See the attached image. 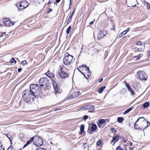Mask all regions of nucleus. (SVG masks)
Segmentation results:
<instances>
[{
    "label": "nucleus",
    "instance_id": "f257e3e1",
    "mask_svg": "<svg viewBox=\"0 0 150 150\" xmlns=\"http://www.w3.org/2000/svg\"><path fill=\"white\" fill-rule=\"evenodd\" d=\"M22 97L25 102L28 104H31L33 103L35 98L36 97L29 93L28 89H27L23 92Z\"/></svg>",
    "mask_w": 150,
    "mask_h": 150
},
{
    "label": "nucleus",
    "instance_id": "f03ea898",
    "mask_svg": "<svg viewBox=\"0 0 150 150\" xmlns=\"http://www.w3.org/2000/svg\"><path fill=\"white\" fill-rule=\"evenodd\" d=\"M41 88L37 84H31L30 86V90H28L29 93L35 97L40 95Z\"/></svg>",
    "mask_w": 150,
    "mask_h": 150
},
{
    "label": "nucleus",
    "instance_id": "7ed1b4c3",
    "mask_svg": "<svg viewBox=\"0 0 150 150\" xmlns=\"http://www.w3.org/2000/svg\"><path fill=\"white\" fill-rule=\"evenodd\" d=\"M73 57L69 55L68 52H66L64 55L63 63L66 65H69L73 60Z\"/></svg>",
    "mask_w": 150,
    "mask_h": 150
},
{
    "label": "nucleus",
    "instance_id": "20e7f679",
    "mask_svg": "<svg viewBox=\"0 0 150 150\" xmlns=\"http://www.w3.org/2000/svg\"><path fill=\"white\" fill-rule=\"evenodd\" d=\"M39 83L40 84V87L44 86L48 87L49 84L48 79L46 77L41 78L39 81Z\"/></svg>",
    "mask_w": 150,
    "mask_h": 150
},
{
    "label": "nucleus",
    "instance_id": "39448f33",
    "mask_svg": "<svg viewBox=\"0 0 150 150\" xmlns=\"http://www.w3.org/2000/svg\"><path fill=\"white\" fill-rule=\"evenodd\" d=\"M34 137L35 140L33 142L34 145L38 147L42 145L43 141L41 138L37 136H34Z\"/></svg>",
    "mask_w": 150,
    "mask_h": 150
},
{
    "label": "nucleus",
    "instance_id": "423d86ee",
    "mask_svg": "<svg viewBox=\"0 0 150 150\" xmlns=\"http://www.w3.org/2000/svg\"><path fill=\"white\" fill-rule=\"evenodd\" d=\"M52 83L56 95L57 93H59L61 91L58 86L57 83L53 80L52 81Z\"/></svg>",
    "mask_w": 150,
    "mask_h": 150
},
{
    "label": "nucleus",
    "instance_id": "0eeeda50",
    "mask_svg": "<svg viewBox=\"0 0 150 150\" xmlns=\"http://www.w3.org/2000/svg\"><path fill=\"white\" fill-rule=\"evenodd\" d=\"M137 74L138 76L141 79L145 80L147 79V76L144 71H139Z\"/></svg>",
    "mask_w": 150,
    "mask_h": 150
},
{
    "label": "nucleus",
    "instance_id": "6e6552de",
    "mask_svg": "<svg viewBox=\"0 0 150 150\" xmlns=\"http://www.w3.org/2000/svg\"><path fill=\"white\" fill-rule=\"evenodd\" d=\"M4 24L7 26H10L13 25L15 22L11 21L8 18H4L3 19Z\"/></svg>",
    "mask_w": 150,
    "mask_h": 150
},
{
    "label": "nucleus",
    "instance_id": "1a4fd4ad",
    "mask_svg": "<svg viewBox=\"0 0 150 150\" xmlns=\"http://www.w3.org/2000/svg\"><path fill=\"white\" fill-rule=\"evenodd\" d=\"M68 74L63 71L58 72V76L61 79H64L66 77H69Z\"/></svg>",
    "mask_w": 150,
    "mask_h": 150
},
{
    "label": "nucleus",
    "instance_id": "9d476101",
    "mask_svg": "<svg viewBox=\"0 0 150 150\" xmlns=\"http://www.w3.org/2000/svg\"><path fill=\"white\" fill-rule=\"evenodd\" d=\"M79 91L74 92L70 95L69 98L70 99H73L77 97L79 94Z\"/></svg>",
    "mask_w": 150,
    "mask_h": 150
},
{
    "label": "nucleus",
    "instance_id": "9b49d317",
    "mask_svg": "<svg viewBox=\"0 0 150 150\" xmlns=\"http://www.w3.org/2000/svg\"><path fill=\"white\" fill-rule=\"evenodd\" d=\"M125 84L126 87L127 88L128 91L130 92L132 96L134 95L135 93L131 89L129 84L126 82H125Z\"/></svg>",
    "mask_w": 150,
    "mask_h": 150
},
{
    "label": "nucleus",
    "instance_id": "f8f14e48",
    "mask_svg": "<svg viewBox=\"0 0 150 150\" xmlns=\"http://www.w3.org/2000/svg\"><path fill=\"white\" fill-rule=\"evenodd\" d=\"M86 72L83 75L87 79H88L89 78V76L91 75V72L89 69L88 71L86 70Z\"/></svg>",
    "mask_w": 150,
    "mask_h": 150
},
{
    "label": "nucleus",
    "instance_id": "ddd939ff",
    "mask_svg": "<svg viewBox=\"0 0 150 150\" xmlns=\"http://www.w3.org/2000/svg\"><path fill=\"white\" fill-rule=\"evenodd\" d=\"M34 140V137H33L31 138L29 140L27 141L26 144L24 145L23 146V147L24 148L26 146H28L29 144H31L32 142H33V141Z\"/></svg>",
    "mask_w": 150,
    "mask_h": 150
},
{
    "label": "nucleus",
    "instance_id": "4468645a",
    "mask_svg": "<svg viewBox=\"0 0 150 150\" xmlns=\"http://www.w3.org/2000/svg\"><path fill=\"white\" fill-rule=\"evenodd\" d=\"M46 75L50 79L53 78L54 76V74L48 70L47 72L45 73Z\"/></svg>",
    "mask_w": 150,
    "mask_h": 150
},
{
    "label": "nucleus",
    "instance_id": "2eb2a0df",
    "mask_svg": "<svg viewBox=\"0 0 150 150\" xmlns=\"http://www.w3.org/2000/svg\"><path fill=\"white\" fill-rule=\"evenodd\" d=\"M94 108V106H93V105H86L84 106L83 108V109L86 110H90L92 109L93 108Z\"/></svg>",
    "mask_w": 150,
    "mask_h": 150
},
{
    "label": "nucleus",
    "instance_id": "dca6fc26",
    "mask_svg": "<svg viewBox=\"0 0 150 150\" xmlns=\"http://www.w3.org/2000/svg\"><path fill=\"white\" fill-rule=\"evenodd\" d=\"M138 121H139L140 123L144 124L146 123V121L145 120V118L143 117L139 118L136 121V123H137Z\"/></svg>",
    "mask_w": 150,
    "mask_h": 150
},
{
    "label": "nucleus",
    "instance_id": "f3484780",
    "mask_svg": "<svg viewBox=\"0 0 150 150\" xmlns=\"http://www.w3.org/2000/svg\"><path fill=\"white\" fill-rule=\"evenodd\" d=\"M78 70H79L80 69L82 70H85L86 71V70L88 71L89 70V67H87L86 65H83L81 66H79L77 68Z\"/></svg>",
    "mask_w": 150,
    "mask_h": 150
},
{
    "label": "nucleus",
    "instance_id": "a211bd4d",
    "mask_svg": "<svg viewBox=\"0 0 150 150\" xmlns=\"http://www.w3.org/2000/svg\"><path fill=\"white\" fill-rule=\"evenodd\" d=\"M25 3L27 4V1L26 2H21V4L19 5V7H18V10L20 11H21V10L24 9V8H26L28 6V5L26 7H24V6H22V4H23V3Z\"/></svg>",
    "mask_w": 150,
    "mask_h": 150
},
{
    "label": "nucleus",
    "instance_id": "6ab92c4d",
    "mask_svg": "<svg viewBox=\"0 0 150 150\" xmlns=\"http://www.w3.org/2000/svg\"><path fill=\"white\" fill-rule=\"evenodd\" d=\"M143 56L142 54H140L138 55L135 56H134L133 57V59L136 61L138 60L142 57Z\"/></svg>",
    "mask_w": 150,
    "mask_h": 150
},
{
    "label": "nucleus",
    "instance_id": "aec40b11",
    "mask_svg": "<svg viewBox=\"0 0 150 150\" xmlns=\"http://www.w3.org/2000/svg\"><path fill=\"white\" fill-rule=\"evenodd\" d=\"M119 135H118L117 134L116 136H114L112 138V142H113L114 141L115 143V142H117L118 141L119 139Z\"/></svg>",
    "mask_w": 150,
    "mask_h": 150
},
{
    "label": "nucleus",
    "instance_id": "412c9836",
    "mask_svg": "<svg viewBox=\"0 0 150 150\" xmlns=\"http://www.w3.org/2000/svg\"><path fill=\"white\" fill-rule=\"evenodd\" d=\"M91 128L92 131L95 132L97 129V127L96 124H93L92 125Z\"/></svg>",
    "mask_w": 150,
    "mask_h": 150
},
{
    "label": "nucleus",
    "instance_id": "4be33fe9",
    "mask_svg": "<svg viewBox=\"0 0 150 150\" xmlns=\"http://www.w3.org/2000/svg\"><path fill=\"white\" fill-rule=\"evenodd\" d=\"M134 107L132 106L130 107L128 109L126 110L124 112L123 114L125 115L129 113L131 110Z\"/></svg>",
    "mask_w": 150,
    "mask_h": 150
},
{
    "label": "nucleus",
    "instance_id": "5701e85b",
    "mask_svg": "<svg viewBox=\"0 0 150 150\" xmlns=\"http://www.w3.org/2000/svg\"><path fill=\"white\" fill-rule=\"evenodd\" d=\"M134 50L136 52H143L144 51V50L142 48H137V47L134 48Z\"/></svg>",
    "mask_w": 150,
    "mask_h": 150
},
{
    "label": "nucleus",
    "instance_id": "b1692460",
    "mask_svg": "<svg viewBox=\"0 0 150 150\" xmlns=\"http://www.w3.org/2000/svg\"><path fill=\"white\" fill-rule=\"evenodd\" d=\"M134 128L136 129L139 130H142V128H141L140 126L139 127L138 126V125L137 124V123H136V122L134 124Z\"/></svg>",
    "mask_w": 150,
    "mask_h": 150
},
{
    "label": "nucleus",
    "instance_id": "393cba45",
    "mask_svg": "<svg viewBox=\"0 0 150 150\" xmlns=\"http://www.w3.org/2000/svg\"><path fill=\"white\" fill-rule=\"evenodd\" d=\"M6 136L9 140L10 142L12 144V142L13 138H12L11 136V135H10L9 134H6Z\"/></svg>",
    "mask_w": 150,
    "mask_h": 150
},
{
    "label": "nucleus",
    "instance_id": "a878e982",
    "mask_svg": "<svg viewBox=\"0 0 150 150\" xmlns=\"http://www.w3.org/2000/svg\"><path fill=\"white\" fill-rule=\"evenodd\" d=\"M105 88V86H104L101 87L98 90V92L99 93H101L103 91V90Z\"/></svg>",
    "mask_w": 150,
    "mask_h": 150
},
{
    "label": "nucleus",
    "instance_id": "bb28decb",
    "mask_svg": "<svg viewBox=\"0 0 150 150\" xmlns=\"http://www.w3.org/2000/svg\"><path fill=\"white\" fill-rule=\"evenodd\" d=\"M88 146V144L86 143H84L82 146L83 149L84 150L87 148Z\"/></svg>",
    "mask_w": 150,
    "mask_h": 150
},
{
    "label": "nucleus",
    "instance_id": "cd10ccee",
    "mask_svg": "<svg viewBox=\"0 0 150 150\" xmlns=\"http://www.w3.org/2000/svg\"><path fill=\"white\" fill-rule=\"evenodd\" d=\"M124 120L123 117H119L117 118V121L119 123H121Z\"/></svg>",
    "mask_w": 150,
    "mask_h": 150
},
{
    "label": "nucleus",
    "instance_id": "c85d7f7f",
    "mask_svg": "<svg viewBox=\"0 0 150 150\" xmlns=\"http://www.w3.org/2000/svg\"><path fill=\"white\" fill-rule=\"evenodd\" d=\"M149 103L148 102H146L143 104V107L144 108H146L149 106Z\"/></svg>",
    "mask_w": 150,
    "mask_h": 150
},
{
    "label": "nucleus",
    "instance_id": "c756f323",
    "mask_svg": "<svg viewBox=\"0 0 150 150\" xmlns=\"http://www.w3.org/2000/svg\"><path fill=\"white\" fill-rule=\"evenodd\" d=\"M9 62L11 64L14 63L16 64V61L15 59L13 58H12L10 60Z\"/></svg>",
    "mask_w": 150,
    "mask_h": 150
},
{
    "label": "nucleus",
    "instance_id": "7c9ffc66",
    "mask_svg": "<svg viewBox=\"0 0 150 150\" xmlns=\"http://www.w3.org/2000/svg\"><path fill=\"white\" fill-rule=\"evenodd\" d=\"M71 26H70L67 29L66 31L67 33L68 34H69L71 30Z\"/></svg>",
    "mask_w": 150,
    "mask_h": 150
},
{
    "label": "nucleus",
    "instance_id": "2f4dec72",
    "mask_svg": "<svg viewBox=\"0 0 150 150\" xmlns=\"http://www.w3.org/2000/svg\"><path fill=\"white\" fill-rule=\"evenodd\" d=\"M126 88H124L122 89L120 91V92L121 94H124L126 92Z\"/></svg>",
    "mask_w": 150,
    "mask_h": 150
},
{
    "label": "nucleus",
    "instance_id": "473e14b6",
    "mask_svg": "<svg viewBox=\"0 0 150 150\" xmlns=\"http://www.w3.org/2000/svg\"><path fill=\"white\" fill-rule=\"evenodd\" d=\"M105 122V120L103 119L99 120L98 121V123L101 124H102Z\"/></svg>",
    "mask_w": 150,
    "mask_h": 150
},
{
    "label": "nucleus",
    "instance_id": "72a5a7b5",
    "mask_svg": "<svg viewBox=\"0 0 150 150\" xmlns=\"http://www.w3.org/2000/svg\"><path fill=\"white\" fill-rule=\"evenodd\" d=\"M72 18L71 16H70L69 18L68 19L67 22V25L69 23H70L72 21Z\"/></svg>",
    "mask_w": 150,
    "mask_h": 150
},
{
    "label": "nucleus",
    "instance_id": "f704fd0d",
    "mask_svg": "<svg viewBox=\"0 0 150 150\" xmlns=\"http://www.w3.org/2000/svg\"><path fill=\"white\" fill-rule=\"evenodd\" d=\"M146 123H145V124H142V123H140V126L142 128V129H143V130H144V127L146 126Z\"/></svg>",
    "mask_w": 150,
    "mask_h": 150
},
{
    "label": "nucleus",
    "instance_id": "c9c22d12",
    "mask_svg": "<svg viewBox=\"0 0 150 150\" xmlns=\"http://www.w3.org/2000/svg\"><path fill=\"white\" fill-rule=\"evenodd\" d=\"M150 124V123L149 122L146 120V124H147V125L146 126H145L144 127V129H146L149 125H149Z\"/></svg>",
    "mask_w": 150,
    "mask_h": 150
},
{
    "label": "nucleus",
    "instance_id": "e433bc0d",
    "mask_svg": "<svg viewBox=\"0 0 150 150\" xmlns=\"http://www.w3.org/2000/svg\"><path fill=\"white\" fill-rule=\"evenodd\" d=\"M99 35H100L99 37L100 38H103L105 35L103 33V32L102 31H100V32Z\"/></svg>",
    "mask_w": 150,
    "mask_h": 150
},
{
    "label": "nucleus",
    "instance_id": "4c0bfd02",
    "mask_svg": "<svg viewBox=\"0 0 150 150\" xmlns=\"http://www.w3.org/2000/svg\"><path fill=\"white\" fill-rule=\"evenodd\" d=\"M145 5H147V8L148 9H150V5L149 4V3H148V2H146L145 3Z\"/></svg>",
    "mask_w": 150,
    "mask_h": 150
},
{
    "label": "nucleus",
    "instance_id": "58836bf2",
    "mask_svg": "<svg viewBox=\"0 0 150 150\" xmlns=\"http://www.w3.org/2000/svg\"><path fill=\"white\" fill-rule=\"evenodd\" d=\"M125 33V31H124L120 33V35H119V38L121 37H122L123 35H125L126 34H124Z\"/></svg>",
    "mask_w": 150,
    "mask_h": 150
},
{
    "label": "nucleus",
    "instance_id": "ea45409f",
    "mask_svg": "<svg viewBox=\"0 0 150 150\" xmlns=\"http://www.w3.org/2000/svg\"><path fill=\"white\" fill-rule=\"evenodd\" d=\"M3 145L2 143L0 142V150H4V147L2 148Z\"/></svg>",
    "mask_w": 150,
    "mask_h": 150
},
{
    "label": "nucleus",
    "instance_id": "a19ab883",
    "mask_svg": "<svg viewBox=\"0 0 150 150\" xmlns=\"http://www.w3.org/2000/svg\"><path fill=\"white\" fill-rule=\"evenodd\" d=\"M148 60L150 61V51H148L147 53Z\"/></svg>",
    "mask_w": 150,
    "mask_h": 150
},
{
    "label": "nucleus",
    "instance_id": "79ce46f5",
    "mask_svg": "<svg viewBox=\"0 0 150 150\" xmlns=\"http://www.w3.org/2000/svg\"><path fill=\"white\" fill-rule=\"evenodd\" d=\"M84 125L83 124L81 125L80 127V130H84Z\"/></svg>",
    "mask_w": 150,
    "mask_h": 150
},
{
    "label": "nucleus",
    "instance_id": "37998d69",
    "mask_svg": "<svg viewBox=\"0 0 150 150\" xmlns=\"http://www.w3.org/2000/svg\"><path fill=\"white\" fill-rule=\"evenodd\" d=\"M101 142L100 140L98 141L96 143V145L97 146H99L101 144Z\"/></svg>",
    "mask_w": 150,
    "mask_h": 150
},
{
    "label": "nucleus",
    "instance_id": "c03bdc74",
    "mask_svg": "<svg viewBox=\"0 0 150 150\" xmlns=\"http://www.w3.org/2000/svg\"><path fill=\"white\" fill-rule=\"evenodd\" d=\"M111 130L113 132H116L117 131L113 127H112L111 129Z\"/></svg>",
    "mask_w": 150,
    "mask_h": 150
},
{
    "label": "nucleus",
    "instance_id": "a18cd8bd",
    "mask_svg": "<svg viewBox=\"0 0 150 150\" xmlns=\"http://www.w3.org/2000/svg\"><path fill=\"white\" fill-rule=\"evenodd\" d=\"M136 45H142V44L141 42L139 41L137 42Z\"/></svg>",
    "mask_w": 150,
    "mask_h": 150
},
{
    "label": "nucleus",
    "instance_id": "49530a36",
    "mask_svg": "<svg viewBox=\"0 0 150 150\" xmlns=\"http://www.w3.org/2000/svg\"><path fill=\"white\" fill-rule=\"evenodd\" d=\"M19 137L20 138H23L24 137V135L23 133H20L19 135Z\"/></svg>",
    "mask_w": 150,
    "mask_h": 150
},
{
    "label": "nucleus",
    "instance_id": "de8ad7c7",
    "mask_svg": "<svg viewBox=\"0 0 150 150\" xmlns=\"http://www.w3.org/2000/svg\"><path fill=\"white\" fill-rule=\"evenodd\" d=\"M87 132L89 134H93V131H91V130L89 131V128L88 129V130L87 131Z\"/></svg>",
    "mask_w": 150,
    "mask_h": 150
},
{
    "label": "nucleus",
    "instance_id": "09e8293b",
    "mask_svg": "<svg viewBox=\"0 0 150 150\" xmlns=\"http://www.w3.org/2000/svg\"><path fill=\"white\" fill-rule=\"evenodd\" d=\"M26 63H27V62L26 60H24V61H23L22 62V64L23 65H25V64H26Z\"/></svg>",
    "mask_w": 150,
    "mask_h": 150
},
{
    "label": "nucleus",
    "instance_id": "8fccbe9b",
    "mask_svg": "<svg viewBox=\"0 0 150 150\" xmlns=\"http://www.w3.org/2000/svg\"><path fill=\"white\" fill-rule=\"evenodd\" d=\"M116 150H123L120 146H118L116 148Z\"/></svg>",
    "mask_w": 150,
    "mask_h": 150
},
{
    "label": "nucleus",
    "instance_id": "3c124183",
    "mask_svg": "<svg viewBox=\"0 0 150 150\" xmlns=\"http://www.w3.org/2000/svg\"><path fill=\"white\" fill-rule=\"evenodd\" d=\"M88 115H85L83 117V119L84 120H86L88 118Z\"/></svg>",
    "mask_w": 150,
    "mask_h": 150
},
{
    "label": "nucleus",
    "instance_id": "603ef678",
    "mask_svg": "<svg viewBox=\"0 0 150 150\" xmlns=\"http://www.w3.org/2000/svg\"><path fill=\"white\" fill-rule=\"evenodd\" d=\"M83 133L84 134H85V132L84 131V130H80V134H82V133Z\"/></svg>",
    "mask_w": 150,
    "mask_h": 150
},
{
    "label": "nucleus",
    "instance_id": "864d4df0",
    "mask_svg": "<svg viewBox=\"0 0 150 150\" xmlns=\"http://www.w3.org/2000/svg\"><path fill=\"white\" fill-rule=\"evenodd\" d=\"M130 28H128L126 30L124 31H125V33L124 34H126L128 32Z\"/></svg>",
    "mask_w": 150,
    "mask_h": 150
},
{
    "label": "nucleus",
    "instance_id": "5fc2aeb1",
    "mask_svg": "<svg viewBox=\"0 0 150 150\" xmlns=\"http://www.w3.org/2000/svg\"><path fill=\"white\" fill-rule=\"evenodd\" d=\"M52 11V10L51 8H49L47 11V13L48 14L50 12H51Z\"/></svg>",
    "mask_w": 150,
    "mask_h": 150
},
{
    "label": "nucleus",
    "instance_id": "6e6d98bb",
    "mask_svg": "<svg viewBox=\"0 0 150 150\" xmlns=\"http://www.w3.org/2000/svg\"><path fill=\"white\" fill-rule=\"evenodd\" d=\"M75 9H74L72 11V12L71 13V16H71L72 17H73V15L74 14V13H75Z\"/></svg>",
    "mask_w": 150,
    "mask_h": 150
},
{
    "label": "nucleus",
    "instance_id": "4d7b16f0",
    "mask_svg": "<svg viewBox=\"0 0 150 150\" xmlns=\"http://www.w3.org/2000/svg\"><path fill=\"white\" fill-rule=\"evenodd\" d=\"M36 150H46L45 149L41 148H39L38 149H37Z\"/></svg>",
    "mask_w": 150,
    "mask_h": 150
},
{
    "label": "nucleus",
    "instance_id": "13d9d810",
    "mask_svg": "<svg viewBox=\"0 0 150 150\" xmlns=\"http://www.w3.org/2000/svg\"><path fill=\"white\" fill-rule=\"evenodd\" d=\"M59 68V70L58 71H63L62 67L61 66H60Z\"/></svg>",
    "mask_w": 150,
    "mask_h": 150
},
{
    "label": "nucleus",
    "instance_id": "bf43d9fd",
    "mask_svg": "<svg viewBox=\"0 0 150 150\" xmlns=\"http://www.w3.org/2000/svg\"><path fill=\"white\" fill-rule=\"evenodd\" d=\"M7 150H13V148L12 147H9Z\"/></svg>",
    "mask_w": 150,
    "mask_h": 150
},
{
    "label": "nucleus",
    "instance_id": "052dcab7",
    "mask_svg": "<svg viewBox=\"0 0 150 150\" xmlns=\"http://www.w3.org/2000/svg\"><path fill=\"white\" fill-rule=\"evenodd\" d=\"M22 69L21 68H19L18 69V71L19 73H20L22 70Z\"/></svg>",
    "mask_w": 150,
    "mask_h": 150
},
{
    "label": "nucleus",
    "instance_id": "680f3d73",
    "mask_svg": "<svg viewBox=\"0 0 150 150\" xmlns=\"http://www.w3.org/2000/svg\"><path fill=\"white\" fill-rule=\"evenodd\" d=\"M115 25L114 24H113V28H112L111 29V30H115Z\"/></svg>",
    "mask_w": 150,
    "mask_h": 150
},
{
    "label": "nucleus",
    "instance_id": "e2e57ef3",
    "mask_svg": "<svg viewBox=\"0 0 150 150\" xmlns=\"http://www.w3.org/2000/svg\"><path fill=\"white\" fill-rule=\"evenodd\" d=\"M93 21H91L90 22L89 24L90 25H91L93 24Z\"/></svg>",
    "mask_w": 150,
    "mask_h": 150
},
{
    "label": "nucleus",
    "instance_id": "0e129e2a",
    "mask_svg": "<svg viewBox=\"0 0 150 150\" xmlns=\"http://www.w3.org/2000/svg\"><path fill=\"white\" fill-rule=\"evenodd\" d=\"M79 72H80L83 75L84 73L82 71V70L80 69L79 70H78Z\"/></svg>",
    "mask_w": 150,
    "mask_h": 150
},
{
    "label": "nucleus",
    "instance_id": "69168bd1",
    "mask_svg": "<svg viewBox=\"0 0 150 150\" xmlns=\"http://www.w3.org/2000/svg\"><path fill=\"white\" fill-rule=\"evenodd\" d=\"M55 1L56 3H58L60 2L61 0H55Z\"/></svg>",
    "mask_w": 150,
    "mask_h": 150
},
{
    "label": "nucleus",
    "instance_id": "338daca9",
    "mask_svg": "<svg viewBox=\"0 0 150 150\" xmlns=\"http://www.w3.org/2000/svg\"><path fill=\"white\" fill-rule=\"evenodd\" d=\"M70 1V3H69V8L70 7V6L71 5V0H69Z\"/></svg>",
    "mask_w": 150,
    "mask_h": 150
},
{
    "label": "nucleus",
    "instance_id": "774afa93",
    "mask_svg": "<svg viewBox=\"0 0 150 150\" xmlns=\"http://www.w3.org/2000/svg\"><path fill=\"white\" fill-rule=\"evenodd\" d=\"M103 80V79L102 78H101L99 80V83H100L101 82H102Z\"/></svg>",
    "mask_w": 150,
    "mask_h": 150
}]
</instances>
